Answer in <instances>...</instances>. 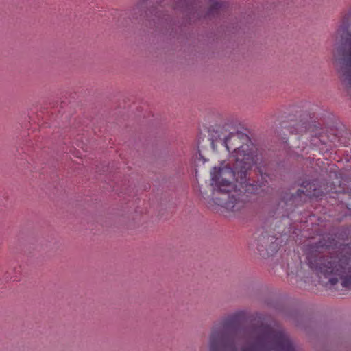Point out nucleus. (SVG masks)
<instances>
[{
  "label": "nucleus",
  "mask_w": 351,
  "mask_h": 351,
  "mask_svg": "<svg viewBox=\"0 0 351 351\" xmlns=\"http://www.w3.org/2000/svg\"><path fill=\"white\" fill-rule=\"evenodd\" d=\"M221 3H219V2H215L213 3V5H211V8L210 9V11L209 12L212 14H217L218 11L221 9Z\"/></svg>",
  "instance_id": "7"
},
{
  "label": "nucleus",
  "mask_w": 351,
  "mask_h": 351,
  "mask_svg": "<svg viewBox=\"0 0 351 351\" xmlns=\"http://www.w3.org/2000/svg\"><path fill=\"white\" fill-rule=\"evenodd\" d=\"M247 170L245 178L241 182V174L237 173L236 176L232 180L234 187L230 191H217L213 189V199L215 203L228 210L237 212L244 208L246 202L248 201L249 194H259L263 186L265 184L263 183L257 184L254 181L251 182L247 178Z\"/></svg>",
  "instance_id": "5"
},
{
  "label": "nucleus",
  "mask_w": 351,
  "mask_h": 351,
  "mask_svg": "<svg viewBox=\"0 0 351 351\" xmlns=\"http://www.w3.org/2000/svg\"><path fill=\"white\" fill-rule=\"evenodd\" d=\"M349 141H351V138H349Z\"/></svg>",
  "instance_id": "8"
},
{
  "label": "nucleus",
  "mask_w": 351,
  "mask_h": 351,
  "mask_svg": "<svg viewBox=\"0 0 351 351\" xmlns=\"http://www.w3.org/2000/svg\"><path fill=\"white\" fill-rule=\"evenodd\" d=\"M223 145L228 152L232 149V152L228 162H223L220 167H214L211 172V181L213 189L227 192L234 187L232 180L236 174L240 173L243 181L247 170L251 169L256 161L254 145L247 134L239 132L230 133L224 139Z\"/></svg>",
  "instance_id": "3"
},
{
  "label": "nucleus",
  "mask_w": 351,
  "mask_h": 351,
  "mask_svg": "<svg viewBox=\"0 0 351 351\" xmlns=\"http://www.w3.org/2000/svg\"><path fill=\"white\" fill-rule=\"evenodd\" d=\"M305 249L310 268L318 275L320 282L329 289H351V241L339 243L327 236Z\"/></svg>",
  "instance_id": "2"
},
{
  "label": "nucleus",
  "mask_w": 351,
  "mask_h": 351,
  "mask_svg": "<svg viewBox=\"0 0 351 351\" xmlns=\"http://www.w3.org/2000/svg\"><path fill=\"white\" fill-rule=\"evenodd\" d=\"M330 141L332 143H333V144L335 145H336L337 143H339V145H342L343 146H348V143L346 141V138L343 137V136H341V137L334 136L332 138V139L330 140Z\"/></svg>",
  "instance_id": "6"
},
{
  "label": "nucleus",
  "mask_w": 351,
  "mask_h": 351,
  "mask_svg": "<svg viewBox=\"0 0 351 351\" xmlns=\"http://www.w3.org/2000/svg\"><path fill=\"white\" fill-rule=\"evenodd\" d=\"M243 311L228 316L213 327L209 339V351H237L239 339H252V343L241 351H295L287 335L267 325L255 328L250 336L241 328Z\"/></svg>",
  "instance_id": "1"
},
{
  "label": "nucleus",
  "mask_w": 351,
  "mask_h": 351,
  "mask_svg": "<svg viewBox=\"0 0 351 351\" xmlns=\"http://www.w3.org/2000/svg\"><path fill=\"white\" fill-rule=\"evenodd\" d=\"M330 169L329 178L331 182L322 183L319 180H313L311 182L304 181L301 184L302 189H298L297 193L292 195L291 198L287 199L286 204L298 205L306 201V198L316 197L322 199L328 193L330 198L336 201L335 217L337 220L343 217L351 215V189H346L345 180L342 174L339 172H332Z\"/></svg>",
  "instance_id": "4"
}]
</instances>
